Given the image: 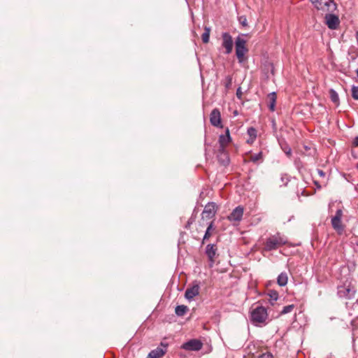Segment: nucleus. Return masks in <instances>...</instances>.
<instances>
[{
    "mask_svg": "<svg viewBox=\"0 0 358 358\" xmlns=\"http://www.w3.org/2000/svg\"><path fill=\"white\" fill-rule=\"evenodd\" d=\"M267 317V310L262 306L254 308L250 313V320L255 325L265 324Z\"/></svg>",
    "mask_w": 358,
    "mask_h": 358,
    "instance_id": "obj_1",
    "label": "nucleus"
},
{
    "mask_svg": "<svg viewBox=\"0 0 358 358\" xmlns=\"http://www.w3.org/2000/svg\"><path fill=\"white\" fill-rule=\"evenodd\" d=\"M243 36V34L238 36L235 41L236 55L240 63L243 61L245 54L248 52L246 40Z\"/></svg>",
    "mask_w": 358,
    "mask_h": 358,
    "instance_id": "obj_2",
    "label": "nucleus"
},
{
    "mask_svg": "<svg viewBox=\"0 0 358 358\" xmlns=\"http://www.w3.org/2000/svg\"><path fill=\"white\" fill-rule=\"evenodd\" d=\"M287 241L279 234H277L266 239L264 248L267 251H271L277 249L279 246L285 245Z\"/></svg>",
    "mask_w": 358,
    "mask_h": 358,
    "instance_id": "obj_3",
    "label": "nucleus"
},
{
    "mask_svg": "<svg viewBox=\"0 0 358 358\" xmlns=\"http://www.w3.org/2000/svg\"><path fill=\"white\" fill-rule=\"evenodd\" d=\"M313 6L324 13H333L336 9V4L333 0H318V3H314Z\"/></svg>",
    "mask_w": 358,
    "mask_h": 358,
    "instance_id": "obj_4",
    "label": "nucleus"
},
{
    "mask_svg": "<svg viewBox=\"0 0 358 358\" xmlns=\"http://www.w3.org/2000/svg\"><path fill=\"white\" fill-rule=\"evenodd\" d=\"M343 211L338 209L335 215L331 218L332 227L337 231L338 234H342L344 231V226L342 224Z\"/></svg>",
    "mask_w": 358,
    "mask_h": 358,
    "instance_id": "obj_5",
    "label": "nucleus"
},
{
    "mask_svg": "<svg viewBox=\"0 0 358 358\" xmlns=\"http://www.w3.org/2000/svg\"><path fill=\"white\" fill-rule=\"evenodd\" d=\"M338 295L340 298L351 299L355 297V290L350 286H340L338 287Z\"/></svg>",
    "mask_w": 358,
    "mask_h": 358,
    "instance_id": "obj_6",
    "label": "nucleus"
},
{
    "mask_svg": "<svg viewBox=\"0 0 358 358\" xmlns=\"http://www.w3.org/2000/svg\"><path fill=\"white\" fill-rule=\"evenodd\" d=\"M203 347V343L198 339H192L185 343L182 345V348L189 351H198Z\"/></svg>",
    "mask_w": 358,
    "mask_h": 358,
    "instance_id": "obj_7",
    "label": "nucleus"
},
{
    "mask_svg": "<svg viewBox=\"0 0 358 358\" xmlns=\"http://www.w3.org/2000/svg\"><path fill=\"white\" fill-rule=\"evenodd\" d=\"M325 22L330 29H336L340 23L338 17L332 13H326Z\"/></svg>",
    "mask_w": 358,
    "mask_h": 358,
    "instance_id": "obj_8",
    "label": "nucleus"
},
{
    "mask_svg": "<svg viewBox=\"0 0 358 358\" xmlns=\"http://www.w3.org/2000/svg\"><path fill=\"white\" fill-rule=\"evenodd\" d=\"M222 45L225 49V53L229 55L233 50V40L231 36L228 32H224L222 34Z\"/></svg>",
    "mask_w": 358,
    "mask_h": 358,
    "instance_id": "obj_9",
    "label": "nucleus"
},
{
    "mask_svg": "<svg viewBox=\"0 0 358 358\" xmlns=\"http://www.w3.org/2000/svg\"><path fill=\"white\" fill-rule=\"evenodd\" d=\"M210 124L216 127H222L221 122V114L218 108H214L210 114Z\"/></svg>",
    "mask_w": 358,
    "mask_h": 358,
    "instance_id": "obj_10",
    "label": "nucleus"
},
{
    "mask_svg": "<svg viewBox=\"0 0 358 358\" xmlns=\"http://www.w3.org/2000/svg\"><path fill=\"white\" fill-rule=\"evenodd\" d=\"M243 215V208L241 206L235 208L228 216V220L231 222H240Z\"/></svg>",
    "mask_w": 358,
    "mask_h": 358,
    "instance_id": "obj_11",
    "label": "nucleus"
},
{
    "mask_svg": "<svg viewBox=\"0 0 358 358\" xmlns=\"http://www.w3.org/2000/svg\"><path fill=\"white\" fill-rule=\"evenodd\" d=\"M216 213V205L215 203L211 202L206 205L204 210L202 213L203 218L210 219L214 217Z\"/></svg>",
    "mask_w": 358,
    "mask_h": 358,
    "instance_id": "obj_12",
    "label": "nucleus"
},
{
    "mask_svg": "<svg viewBox=\"0 0 358 358\" xmlns=\"http://www.w3.org/2000/svg\"><path fill=\"white\" fill-rule=\"evenodd\" d=\"M217 250V246L215 244H208L206 245V254L208 257L209 262H210V266H212L214 264Z\"/></svg>",
    "mask_w": 358,
    "mask_h": 358,
    "instance_id": "obj_13",
    "label": "nucleus"
},
{
    "mask_svg": "<svg viewBox=\"0 0 358 358\" xmlns=\"http://www.w3.org/2000/svg\"><path fill=\"white\" fill-rule=\"evenodd\" d=\"M200 287L198 284L192 285L186 289L185 296L187 300L192 299L194 296L199 295Z\"/></svg>",
    "mask_w": 358,
    "mask_h": 358,
    "instance_id": "obj_14",
    "label": "nucleus"
},
{
    "mask_svg": "<svg viewBox=\"0 0 358 358\" xmlns=\"http://www.w3.org/2000/svg\"><path fill=\"white\" fill-rule=\"evenodd\" d=\"M231 141V138L228 128L225 130L224 134H221L219 136L218 142L220 145H227Z\"/></svg>",
    "mask_w": 358,
    "mask_h": 358,
    "instance_id": "obj_15",
    "label": "nucleus"
},
{
    "mask_svg": "<svg viewBox=\"0 0 358 358\" xmlns=\"http://www.w3.org/2000/svg\"><path fill=\"white\" fill-rule=\"evenodd\" d=\"M267 99H268V107L269 110L272 112L275 111L276 99H277L276 93L274 92L269 93L268 94Z\"/></svg>",
    "mask_w": 358,
    "mask_h": 358,
    "instance_id": "obj_16",
    "label": "nucleus"
},
{
    "mask_svg": "<svg viewBox=\"0 0 358 358\" xmlns=\"http://www.w3.org/2000/svg\"><path fill=\"white\" fill-rule=\"evenodd\" d=\"M165 352L159 348L152 350L148 355L147 358H160L164 355Z\"/></svg>",
    "mask_w": 358,
    "mask_h": 358,
    "instance_id": "obj_17",
    "label": "nucleus"
},
{
    "mask_svg": "<svg viewBox=\"0 0 358 358\" xmlns=\"http://www.w3.org/2000/svg\"><path fill=\"white\" fill-rule=\"evenodd\" d=\"M288 278L286 273H281L277 278V282L280 287L285 286L287 283Z\"/></svg>",
    "mask_w": 358,
    "mask_h": 358,
    "instance_id": "obj_18",
    "label": "nucleus"
},
{
    "mask_svg": "<svg viewBox=\"0 0 358 358\" xmlns=\"http://www.w3.org/2000/svg\"><path fill=\"white\" fill-rule=\"evenodd\" d=\"M188 311V308L185 305L177 306L175 308V313L178 316H183Z\"/></svg>",
    "mask_w": 358,
    "mask_h": 358,
    "instance_id": "obj_19",
    "label": "nucleus"
},
{
    "mask_svg": "<svg viewBox=\"0 0 358 358\" xmlns=\"http://www.w3.org/2000/svg\"><path fill=\"white\" fill-rule=\"evenodd\" d=\"M217 159H218L219 162L222 165L227 166V165L229 164V157L228 154H224L222 156L220 155H217Z\"/></svg>",
    "mask_w": 358,
    "mask_h": 358,
    "instance_id": "obj_20",
    "label": "nucleus"
},
{
    "mask_svg": "<svg viewBox=\"0 0 358 358\" xmlns=\"http://www.w3.org/2000/svg\"><path fill=\"white\" fill-rule=\"evenodd\" d=\"M210 34V28L206 27L204 29V32L201 35V39H202L203 43H207L209 42Z\"/></svg>",
    "mask_w": 358,
    "mask_h": 358,
    "instance_id": "obj_21",
    "label": "nucleus"
},
{
    "mask_svg": "<svg viewBox=\"0 0 358 358\" xmlns=\"http://www.w3.org/2000/svg\"><path fill=\"white\" fill-rule=\"evenodd\" d=\"M330 99L333 103L336 105L339 104V97L338 93L334 90L331 89L329 90Z\"/></svg>",
    "mask_w": 358,
    "mask_h": 358,
    "instance_id": "obj_22",
    "label": "nucleus"
},
{
    "mask_svg": "<svg viewBox=\"0 0 358 358\" xmlns=\"http://www.w3.org/2000/svg\"><path fill=\"white\" fill-rule=\"evenodd\" d=\"M280 147L282 151L288 157H290L292 156V149L287 143H281Z\"/></svg>",
    "mask_w": 358,
    "mask_h": 358,
    "instance_id": "obj_23",
    "label": "nucleus"
},
{
    "mask_svg": "<svg viewBox=\"0 0 358 358\" xmlns=\"http://www.w3.org/2000/svg\"><path fill=\"white\" fill-rule=\"evenodd\" d=\"M247 133L250 136V140H248V142H253L257 137V130L254 127H249Z\"/></svg>",
    "mask_w": 358,
    "mask_h": 358,
    "instance_id": "obj_24",
    "label": "nucleus"
},
{
    "mask_svg": "<svg viewBox=\"0 0 358 358\" xmlns=\"http://www.w3.org/2000/svg\"><path fill=\"white\" fill-rule=\"evenodd\" d=\"M268 296L270 298L271 304H273V301H276L278 299V293L275 290H270L268 293Z\"/></svg>",
    "mask_w": 358,
    "mask_h": 358,
    "instance_id": "obj_25",
    "label": "nucleus"
},
{
    "mask_svg": "<svg viewBox=\"0 0 358 358\" xmlns=\"http://www.w3.org/2000/svg\"><path fill=\"white\" fill-rule=\"evenodd\" d=\"M213 222H211L209 225L207 227V229L205 232V234L203 236V243L206 241V240H208L210 236H211V233H210V231L213 229Z\"/></svg>",
    "mask_w": 358,
    "mask_h": 358,
    "instance_id": "obj_26",
    "label": "nucleus"
},
{
    "mask_svg": "<svg viewBox=\"0 0 358 358\" xmlns=\"http://www.w3.org/2000/svg\"><path fill=\"white\" fill-rule=\"evenodd\" d=\"M263 158V154L262 152H259L258 153H255V154H253L250 156V160L254 162V163H256L259 160H262Z\"/></svg>",
    "mask_w": 358,
    "mask_h": 358,
    "instance_id": "obj_27",
    "label": "nucleus"
},
{
    "mask_svg": "<svg viewBox=\"0 0 358 358\" xmlns=\"http://www.w3.org/2000/svg\"><path fill=\"white\" fill-rule=\"evenodd\" d=\"M224 85L227 90L231 88L232 85V78L230 76H227L224 80Z\"/></svg>",
    "mask_w": 358,
    "mask_h": 358,
    "instance_id": "obj_28",
    "label": "nucleus"
},
{
    "mask_svg": "<svg viewBox=\"0 0 358 358\" xmlns=\"http://www.w3.org/2000/svg\"><path fill=\"white\" fill-rule=\"evenodd\" d=\"M294 308V304H290V305L284 306L282 310L280 312V314L285 315V314L289 313L293 310Z\"/></svg>",
    "mask_w": 358,
    "mask_h": 358,
    "instance_id": "obj_29",
    "label": "nucleus"
},
{
    "mask_svg": "<svg viewBox=\"0 0 358 358\" xmlns=\"http://www.w3.org/2000/svg\"><path fill=\"white\" fill-rule=\"evenodd\" d=\"M352 97L355 100H358V86L353 85L351 89Z\"/></svg>",
    "mask_w": 358,
    "mask_h": 358,
    "instance_id": "obj_30",
    "label": "nucleus"
},
{
    "mask_svg": "<svg viewBox=\"0 0 358 358\" xmlns=\"http://www.w3.org/2000/svg\"><path fill=\"white\" fill-rule=\"evenodd\" d=\"M238 22L243 27H246L248 25L247 18L245 15L240 16L238 17Z\"/></svg>",
    "mask_w": 358,
    "mask_h": 358,
    "instance_id": "obj_31",
    "label": "nucleus"
},
{
    "mask_svg": "<svg viewBox=\"0 0 358 358\" xmlns=\"http://www.w3.org/2000/svg\"><path fill=\"white\" fill-rule=\"evenodd\" d=\"M226 145H220L218 150H217V155H220L221 156L224 154H227V152L225 150Z\"/></svg>",
    "mask_w": 358,
    "mask_h": 358,
    "instance_id": "obj_32",
    "label": "nucleus"
},
{
    "mask_svg": "<svg viewBox=\"0 0 358 358\" xmlns=\"http://www.w3.org/2000/svg\"><path fill=\"white\" fill-rule=\"evenodd\" d=\"M258 358H273V356L270 352L264 353L258 357Z\"/></svg>",
    "mask_w": 358,
    "mask_h": 358,
    "instance_id": "obj_33",
    "label": "nucleus"
},
{
    "mask_svg": "<svg viewBox=\"0 0 358 358\" xmlns=\"http://www.w3.org/2000/svg\"><path fill=\"white\" fill-rule=\"evenodd\" d=\"M236 94L238 99H241L242 98V92L241 87L237 89Z\"/></svg>",
    "mask_w": 358,
    "mask_h": 358,
    "instance_id": "obj_34",
    "label": "nucleus"
},
{
    "mask_svg": "<svg viewBox=\"0 0 358 358\" xmlns=\"http://www.w3.org/2000/svg\"><path fill=\"white\" fill-rule=\"evenodd\" d=\"M194 221V219L192 217L190 219H189V220L187 221V222L185 225V228L188 229L190 227V225L193 223Z\"/></svg>",
    "mask_w": 358,
    "mask_h": 358,
    "instance_id": "obj_35",
    "label": "nucleus"
},
{
    "mask_svg": "<svg viewBox=\"0 0 358 358\" xmlns=\"http://www.w3.org/2000/svg\"><path fill=\"white\" fill-rule=\"evenodd\" d=\"M317 171L320 177H324L326 175L325 172L321 169H317Z\"/></svg>",
    "mask_w": 358,
    "mask_h": 358,
    "instance_id": "obj_36",
    "label": "nucleus"
},
{
    "mask_svg": "<svg viewBox=\"0 0 358 358\" xmlns=\"http://www.w3.org/2000/svg\"><path fill=\"white\" fill-rule=\"evenodd\" d=\"M352 145L355 146V147H357L358 146V136H356L353 141H352Z\"/></svg>",
    "mask_w": 358,
    "mask_h": 358,
    "instance_id": "obj_37",
    "label": "nucleus"
},
{
    "mask_svg": "<svg viewBox=\"0 0 358 358\" xmlns=\"http://www.w3.org/2000/svg\"><path fill=\"white\" fill-rule=\"evenodd\" d=\"M313 4L318 3V0H310Z\"/></svg>",
    "mask_w": 358,
    "mask_h": 358,
    "instance_id": "obj_38",
    "label": "nucleus"
},
{
    "mask_svg": "<svg viewBox=\"0 0 358 358\" xmlns=\"http://www.w3.org/2000/svg\"><path fill=\"white\" fill-rule=\"evenodd\" d=\"M356 74H357V76L358 78V69L356 70Z\"/></svg>",
    "mask_w": 358,
    "mask_h": 358,
    "instance_id": "obj_39",
    "label": "nucleus"
},
{
    "mask_svg": "<svg viewBox=\"0 0 358 358\" xmlns=\"http://www.w3.org/2000/svg\"><path fill=\"white\" fill-rule=\"evenodd\" d=\"M234 115H236L238 114V113H237V111H236H236H234Z\"/></svg>",
    "mask_w": 358,
    "mask_h": 358,
    "instance_id": "obj_40",
    "label": "nucleus"
},
{
    "mask_svg": "<svg viewBox=\"0 0 358 358\" xmlns=\"http://www.w3.org/2000/svg\"><path fill=\"white\" fill-rule=\"evenodd\" d=\"M315 184L316 185V186H318V184L317 182H315Z\"/></svg>",
    "mask_w": 358,
    "mask_h": 358,
    "instance_id": "obj_41",
    "label": "nucleus"
},
{
    "mask_svg": "<svg viewBox=\"0 0 358 358\" xmlns=\"http://www.w3.org/2000/svg\"><path fill=\"white\" fill-rule=\"evenodd\" d=\"M315 184L316 185V186H318V184L317 182H315Z\"/></svg>",
    "mask_w": 358,
    "mask_h": 358,
    "instance_id": "obj_42",
    "label": "nucleus"
},
{
    "mask_svg": "<svg viewBox=\"0 0 358 358\" xmlns=\"http://www.w3.org/2000/svg\"><path fill=\"white\" fill-rule=\"evenodd\" d=\"M357 168H358V164H357Z\"/></svg>",
    "mask_w": 358,
    "mask_h": 358,
    "instance_id": "obj_43",
    "label": "nucleus"
}]
</instances>
